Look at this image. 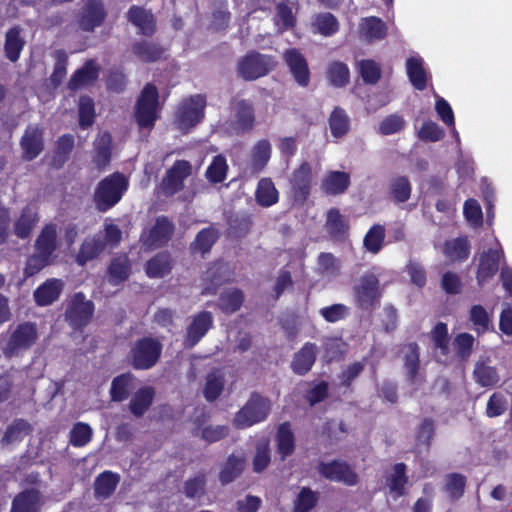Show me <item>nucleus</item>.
Wrapping results in <instances>:
<instances>
[{
  "label": "nucleus",
  "mask_w": 512,
  "mask_h": 512,
  "mask_svg": "<svg viewBox=\"0 0 512 512\" xmlns=\"http://www.w3.org/2000/svg\"><path fill=\"white\" fill-rule=\"evenodd\" d=\"M319 501L318 492L309 487H302L294 500L293 512H310Z\"/></svg>",
  "instance_id": "nucleus-56"
},
{
  "label": "nucleus",
  "mask_w": 512,
  "mask_h": 512,
  "mask_svg": "<svg viewBox=\"0 0 512 512\" xmlns=\"http://www.w3.org/2000/svg\"><path fill=\"white\" fill-rule=\"evenodd\" d=\"M37 339L38 330L35 323L29 321L20 323L10 334L3 347V354L6 358L17 357L29 350Z\"/></svg>",
  "instance_id": "nucleus-8"
},
{
  "label": "nucleus",
  "mask_w": 512,
  "mask_h": 512,
  "mask_svg": "<svg viewBox=\"0 0 512 512\" xmlns=\"http://www.w3.org/2000/svg\"><path fill=\"white\" fill-rule=\"evenodd\" d=\"M327 78L331 85L337 88L345 87L350 81L348 66L341 61H333L327 69Z\"/></svg>",
  "instance_id": "nucleus-54"
},
{
  "label": "nucleus",
  "mask_w": 512,
  "mask_h": 512,
  "mask_svg": "<svg viewBox=\"0 0 512 512\" xmlns=\"http://www.w3.org/2000/svg\"><path fill=\"white\" fill-rule=\"evenodd\" d=\"M403 363L406 370V380L410 384L422 383L420 378V347L416 342H410L403 346Z\"/></svg>",
  "instance_id": "nucleus-24"
},
{
  "label": "nucleus",
  "mask_w": 512,
  "mask_h": 512,
  "mask_svg": "<svg viewBox=\"0 0 512 512\" xmlns=\"http://www.w3.org/2000/svg\"><path fill=\"white\" fill-rule=\"evenodd\" d=\"M234 117L236 128L241 132L251 131L256 122L255 108L248 99L235 100Z\"/></svg>",
  "instance_id": "nucleus-28"
},
{
  "label": "nucleus",
  "mask_w": 512,
  "mask_h": 512,
  "mask_svg": "<svg viewBox=\"0 0 512 512\" xmlns=\"http://www.w3.org/2000/svg\"><path fill=\"white\" fill-rule=\"evenodd\" d=\"M39 222L38 211L30 205L25 206L14 222V234L19 239H27Z\"/></svg>",
  "instance_id": "nucleus-29"
},
{
  "label": "nucleus",
  "mask_w": 512,
  "mask_h": 512,
  "mask_svg": "<svg viewBox=\"0 0 512 512\" xmlns=\"http://www.w3.org/2000/svg\"><path fill=\"white\" fill-rule=\"evenodd\" d=\"M313 27L322 36L330 37L339 31L340 24L338 19L332 13L324 12L315 15L313 19Z\"/></svg>",
  "instance_id": "nucleus-50"
},
{
  "label": "nucleus",
  "mask_w": 512,
  "mask_h": 512,
  "mask_svg": "<svg viewBox=\"0 0 512 512\" xmlns=\"http://www.w3.org/2000/svg\"><path fill=\"white\" fill-rule=\"evenodd\" d=\"M326 228L331 238L342 241L348 236L350 225L339 209L331 208L327 212Z\"/></svg>",
  "instance_id": "nucleus-32"
},
{
  "label": "nucleus",
  "mask_w": 512,
  "mask_h": 512,
  "mask_svg": "<svg viewBox=\"0 0 512 512\" xmlns=\"http://www.w3.org/2000/svg\"><path fill=\"white\" fill-rule=\"evenodd\" d=\"M155 391L150 386L138 389L132 396L129 409L135 417H142L153 403Z\"/></svg>",
  "instance_id": "nucleus-40"
},
{
  "label": "nucleus",
  "mask_w": 512,
  "mask_h": 512,
  "mask_svg": "<svg viewBox=\"0 0 512 512\" xmlns=\"http://www.w3.org/2000/svg\"><path fill=\"white\" fill-rule=\"evenodd\" d=\"M502 250L489 248L479 256L476 281L479 287H484L499 271Z\"/></svg>",
  "instance_id": "nucleus-17"
},
{
  "label": "nucleus",
  "mask_w": 512,
  "mask_h": 512,
  "mask_svg": "<svg viewBox=\"0 0 512 512\" xmlns=\"http://www.w3.org/2000/svg\"><path fill=\"white\" fill-rule=\"evenodd\" d=\"M212 327L213 315L211 312L201 311L194 315L186 329L185 348L191 349L196 346Z\"/></svg>",
  "instance_id": "nucleus-19"
},
{
  "label": "nucleus",
  "mask_w": 512,
  "mask_h": 512,
  "mask_svg": "<svg viewBox=\"0 0 512 512\" xmlns=\"http://www.w3.org/2000/svg\"><path fill=\"white\" fill-rule=\"evenodd\" d=\"M244 302V293L238 288L224 291L219 295L218 307L226 315L237 312Z\"/></svg>",
  "instance_id": "nucleus-45"
},
{
  "label": "nucleus",
  "mask_w": 512,
  "mask_h": 512,
  "mask_svg": "<svg viewBox=\"0 0 512 512\" xmlns=\"http://www.w3.org/2000/svg\"><path fill=\"white\" fill-rule=\"evenodd\" d=\"M276 441L278 453L282 459H285L294 452L295 436L289 422H283L278 426Z\"/></svg>",
  "instance_id": "nucleus-43"
},
{
  "label": "nucleus",
  "mask_w": 512,
  "mask_h": 512,
  "mask_svg": "<svg viewBox=\"0 0 512 512\" xmlns=\"http://www.w3.org/2000/svg\"><path fill=\"white\" fill-rule=\"evenodd\" d=\"M109 283L113 286L124 283L131 274V265L127 255L113 257L107 269Z\"/></svg>",
  "instance_id": "nucleus-34"
},
{
  "label": "nucleus",
  "mask_w": 512,
  "mask_h": 512,
  "mask_svg": "<svg viewBox=\"0 0 512 512\" xmlns=\"http://www.w3.org/2000/svg\"><path fill=\"white\" fill-rule=\"evenodd\" d=\"M353 291L356 306L361 310L370 311L380 303V282L374 274L361 276Z\"/></svg>",
  "instance_id": "nucleus-10"
},
{
  "label": "nucleus",
  "mask_w": 512,
  "mask_h": 512,
  "mask_svg": "<svg viewBox=\"0 0 512 512\" xmlns=\"http://www.w3.org/2000/svg\"><path fill=\"white\" fill-rule=\"evenodd\" d=\"M133 55L143 63H155L166 59V49L158 42L150 40H136L131 45Z\"/></svg>",
  "instance_id": "nucleus-22"
},
{
  "label": "nucleus",
  "mask_w": 512,
  "mask_h": 512,
  "mask_svg": "<svg viewBox=\"0 0 512 512\" xmlns=\"http://www.w3.org/2000/svg\"><path fill=\"white\" fill-rule=\"evenodd\" d=\"M133 375L123 373L113 378L110 388V397L114 402H122L130 395Z\"/></svg>",
  "instance_id": "nucleus-48"
},
{
  "label": "nucleus",
  "mask_w": 512,
  "mask_h": 512,
  "mask_svg": "<svg viewBox=\"0 0 512 512\" xmlns=\"http://www.w3.org/2000/svg\"><path fill=\"white\" fill-rule=\"evenodd\" d=\"M387 30L388 27L381 18L371 16L363 19L359 34L366 41L373 42L384 39L387 36Z\"/></svg>",
  "instance_id": "nucleus-33"
},
{
  "label": "nucleus",
  "mask_w": 512,
  "mask_h": 512,
  "mask_svg": "<svg viewBox=\"0 0 512 512\" xmlns=\"http://www.w3.org/2000/svg\"><path fill=\"white\" fill-rule=\"evenodd\" d=\"M120 483V475L110 470H105L96 476L93 483L95 499L104 501L109 499Z\"/></svg>",
  "instance_id": "nucleus-26"
},
{
  "label": "nucleus",
  "mask_w": 512,
  "mask_h": 512,
  "mask_svg": "<svg viewBox=\"0 0 512 512\" xmlns=\"http://www.w3.org/2000/svg\"><path fill=\"white\" fill-rule=\"evenodd\" d=\"M318 472L325 479L343 483L346 486H355L359 482V475L349 463L343 460L321 461L318 465Z\"/></svg>",
  "instance_id": "nucleus-13"
},
{
  "label": "nucleus",
  "mask_w": 512,
  "mask_h": 512,
  "mask_svg": "<svg viewBox=\"0 0 512 512\" xmlns=\"http://www.w3.org/2000/svg\"><path fill=\"white\" fill-rule=\"evenodd\" d=\"M473 378L479 386L485 388L495 387L500 381L497 368L490 366L487 361H477L475 363Z\"/></svg>",
  "instance_id": "nucleus-39"
},
{
  "label": "nucleus",
  "mask_w": 512,
  "mask_h": 512,
  "mask_svg": "<svg viewBox=\"0 0 512 512\" xmlns=\"http://www.w3.org/2000/svg\"><path fill=\"white\" fill-rule=\"evenodd\" d=\"M65 283L60 278H49L40 284L33 292L37 306L46 307L56 302L62 294Z\"/></svg>",
  "instance_id": "nucleus-21"
},
{
  "label": "nucleus",
  "mask_w": 512,
  "mask_h": 512,
  "mask_svg": "<svg viewBox=\"0 0 512 512\" xmlns=\"http://www.w3.org/2000/svg\"><path fill=\"white\" fill-rule=\"evenodd\" d=\"M228 164L226 158L219 154L213 157L206 169L205 177L212 184L222 183L227 176Z\"/></svg>",
  "instance_id": "nucleus-55"
},
{
  "label": "nucleus",
  "mask_w": 512,
  "mask_h": 512,
  "mask_svg": "<svg viewBox=\"0 0 512 512\" xmlns=\"http://www.w3.org/2000/svg\"><path fill=\"white\" fill-rule=\"evenodd\" d=\"M161 342L151 336L137 339L127 355L129 364L135 370H148L156 365L162 353Z\"/></svg>",
  "instance_id": "nucleus-4"
},
{
  "label": "nucleus",
  "mask_w": 512,
  "mask_h": 512,
  "mask_svg": "<svg viewBox=\"0 0 512 512\" xmlns=\"http://www.w3.org/2000/svg\"><path fill=\"white\" fill-rule=\"evenodd\" d=\"M475 339L472 334L467 332L459 333L453 340L455 356L459 361L465 362L473 352Z\"/></svg>",
  "instance_id": "nucleus-58"
},
{
  "label": "nucleus",
  "mask_w": 512,
  "mask_h": 512,
  "mask_svg": "<svg viewBox=\"0 0 512 512\" xmlns=\"http://www.w3.org/2000/svg\"><path fill=\"white\" fill-rule=\"evenodd\" d=\"M175 232V225L168 216L156 217L153 226L148 232L141 234V242L149 249H158L166 246Z\"/></svg>",
  "instance_id": "nucleus-12"
},
{
  "label": "nucleus",
  "mask_w": 512,
  "mask_h": 512,
  "mask_svg": "<svg viewBox=\"0 0 512 512\" xmlns=\"http://www.w3.org/2000/svg\"><path fill=\"white\" fill-rule=\"evenodd\" d=\"M407 466L405 463H396L393 466V473L388 478L387 484L392 493H395V497H400L405 494V485L408 482L406 475Z\"/></svg>",
  "instance_id": "nucleus-53"
},
{
  "label": "nucleus",
  "mask_w": 512,
  "mask_h": 512,
  "mask_svg": "<svg viewBox=\"0 0 512 512\" xmlns=\"http://www.w3.org/2000/svg\"><path fill=\"white\" fill-rule=\"evenodd\" d=\"M244 469L242 458L233 454L229 455L223 468L219 473V481L222 485H227L237 479Z\"/></svg>",
  "instance_id": "nucleus-49"
},
{
  "label": "nucleus",
  "mask_w": 512,
  "mask_h": 512,
  "mask_svg": "<svg viewBox=\"0 0 512 512\" xmlns=\"http://www.w3.org/2000/svg\"><path fill=\"white\" fill-rule=\"evenodd\" d=\"M467 478L460 473H451L446 476L444 490L451 501L459 500L465 493Z\"/></svg>",
  "instance_id": "nucleus-57"
},
{
  "label": "nucleus",
  "mask_w": 512,
  "mask_h": 512,
  "mask_svg": "<svg viewBox=\"0 0 512 512\" xmlns=\"http://www.w3.org/2000/svg\"><path fill=\"white\" fill-rule=\"evenodd\" d=\"M430 339L433 344V351L441 357L447 358L450 354V336L448 326L444 322H437L430 331Z\"/></svg>",
  "instance_id": "nucleus-42"
},
{
  "label": "nucleus",
  "mask_w": 512,
  "mask_h": 512,
  "mask_svg": "<svg viewBox=\"0 0 512 512\" xmlns=\"http://www.w3.org/2000/svg\"><path fill=\"white\" fill-rule=\"evenodd\" d=\"M218 238L219 234L215 228H203L197 233L194 241L190 244V250L193 253H201L204 255L210 252Z\"/></svg>",
  "instance_id": "nucleus-44"
},
{
  "label": "nucleus",
  "mask_w": 512,
  "mask_h": 512,
  "mask_svg": "<svg viewBox=\"0 0 512 512\" xmlns=\"http://www.w3.org/2000/svg\"><path fill=\"white\" fill-rule=\"evenodd\" d=\"M312 169L304 161L295 169L290 178V189L294 203L303 205L311 194Z\"/></svg>",
  "instance_id": "nucleus-15"
},
{
  "label": "nucleus",
  "mask_w": 512,
  "mask_h": 512,
  "mask_svg": "<svg viewBox=\"0 0 512 512\" xmlns=\"http://www.w3.org/2000/svg\"><path fill=\"white\" fill-rule=\"evenodd\" d=\"M20 147L23 160L36 159L44 150L43 130L38 126L29 125L21 137Z\"/></svg>",
  "instance_id": "nucleus-20"
},
{
  "label": "nucleus",
  "mask_w": 512,
  "mask_h": 512,
  "mask_svg": "<svg viewBox=\"0 0 512 512\" xmlns=\"http://www.w3.org/2000/svg\"><path fill=\"white\" fill-rule=\"evenodd\" d=\"M206 97L202 94H195L184 99L178 106L175 114V121L178 128L188 132L199 124L205 115Z\"/></svg>",
  "instance_id": "nucleus-9"
},
{
  "label": "nucleus",
  "mask_w": 512,
  "mask_h": 512,
  "mask_svg": "<svg viewBox=\"0 0 512 512\" xmlns=\"http://www.w3.org/2000/svg\"><path fill=\"white\" fill-rule=\"evenodd\" d=\"M40 503V492L36 489H26L14 497L10 512H38Z\"/></svg>",
  "instance_id": "nucleus-31"
},
{
  "label": "nucleus",
  "mask_w": 512,
  "mask_h": 512,
  "mask_svg": "<svg viewBox=\"0 0 512 512\" xmlns=\"http://www.w3.org/2000/svg\"><path fill=\"white\" fill-rule=\"evenodd\" d=\"M100 67L94 59L87 60L84 65L77 69L68 82V88L72 91L95 82L99 77Z\"/></svg>",
  "instance_id": "nucleus-27"
},
{
  "label": "nucleus",
  "mask_w": 512,
  "mask_h": 512,
  "mask_svg": "<svg viewBox=\"0 0 512 512\" xmlns=\"http://www.w3.org/2000/svg\"><path fill=\"white\" fill-rule=\"evenodd\" d=\"M128 187L127 178L120 172H114L101 179L93 193L96 210L105 213L115 207L121 201Z\"/></svg>",
  "instance_id": "nucleus-2"
},
{
  "label": "nucleus",
  "mask_w": 512,
  "mask_h": 512,
  "mask_svg": "<svg viewBox=\"0 0 512 512\" xmlns=\"http://www.w3.org/2000/svg\"><path fill=\"white\" fill-rule=\"evenodd\" d=\"M255 199L261 207H271L279 201V192L271 178H261L258 181Z\"/></svg>",
  "instance_id": "nucleus-41"
},
{
  "label": "nucleus",
  "mask_w": 512,
  "mask_h": 512,
  "mask_svg": "<svg viewBox=\"0 0 512 512\" xmlns=\"http://www.w3.org/2000/svg\"><path fill=\"white\" fill-rule=\"evenodd\" d=\"M351 184L350 174L344 171H328L321 180V190L326 195L336 196L347 191Z\"/></svg>",
  "instance_id": "nucleus-25"
},
{
  "label": "nucleus",
  "mask_w": 512,
  "mask_h": 512,
  "mask_svg": "<svg viewBox=\"0 0 512 512\" xmlns=\"http://www.w3.org/2000/svg\"><path fill=\"white\" fill-rule=\"evenodd\" d=\"M276 65L274 56L251 50L238 60L237 73L245 81H254L268 75Z\"/></svg>",
  "instance_id": "nucleus-6"
},
{
  "label": "nucleus",
  "mask_w": 512,
  "mask_h": 512,
  "mask_svg": "<svg viewBox=\"0 0 512 512\" xmlns=\"http://www.w3.org/2000/svg\"><path fill=\"white\" fill-rule=\"evenodd\" d=\"M228 224L231 233L237 238H242L250 232L253 220L250 214H236L230 217Z\"/></svg>",
  "instance_id": "nucleus-64"
},
{
  "label": "nucleus",
  "mask_w": 512,
  "mask_h": 512,
  "mask_svg": "<svg viewBox=\"0 0 512 512\" xmlns=\"http://www.w3.org/2000/svg\"><path fill=\"white\" fill-rule=\"evenodd\" d=\"M283 61L298 86L307 87L310 84L311 71L308 61L299 49H286L283 53Z\"/></svg>",
  "instance_id": "nucleus-16"
},
{
  "label": "nucleus",
  "mask_w": 512,
  "mask_h": 512,
  "mask_svg": "<svg viewBox=\"0 0 512 512\" xmlns=\"http://www.w3.org/2000/svg\"><path fill=\"white\" fill-rule=\"evenodd\" d=\"M74 148V136L71 134H64L60 136L55 144V150L53 155V164L60 168L69 159L70 154Z\"/></svg>",
  "instance_id": "nucleus-51"
},
{
  "label": "nucleus",
  "mask_w": 512,
  "mask_h": 512,
  "mask_svg": "<svg viewBox=\"0 0 512 512\" xmlns=\"http://www.w3.org/2000/svg\"><path fill=\"white\" fill-rule=\"evenodd\" d=\"M206 484V474L198 472L184 482L183 492L189 499L202 497L205 494Z\"/></svg>",
  "instance_id": "nucleus-60"
},
{
  "label": "nucleus",
  "mask_w": 512,
  "mask_h": 512,
  "mask_svg": "<svg viewBox=\"0 0 512 512\" xmlns=\"http://www.w3.org/2000/svg\"><path fill=\"white\" fill-rule=\"evenodd\" d=\"M92 436L93 431L89 424L77 422L69 432V443L73 447H84L92 440Z\"/></svg>",
  "instance_id": "nucleus-62"
},
{
  "label": "nucleus",
  "mask_w": 512,
  "mask_h": 512,
  "mask_svg": "<svg viewBox=\"0 0 512 512\" xmlns=\"http://www.w3.org/2000/svg\"><path fill=\"white\" fill-rule=\"evenodd\" d=\"M406 71L409 81L415 89L423 91L427 88L428 77L421 57L407 58Z\"/></svg>",
  "instance_id": "nucleus-35"
},
{
  "label": "nucleus",
  "mask_w": 512,
  "mask_h": 512,
  "mask_svg": "<svg viewBox=\"0 0 512 512\" xmlns=\"http://www.w3.org/2000/svg\"><path fill=\"white\" fill-rule=\"evenodd\" d=\"M192 174V165L187 160H176L173 165L167 169L162 178L159 189L161 194L171 197L182 191L185 186V180Z\"/></svg>",
  "instance_id": "nucleus-11"
},
{
  "label": "nucleus",
  "mask_w": 512,
  "mask_h": 512,
  "mask_svg": "<svg viewBox=\"0 0 512 512\" xmlns=\"http://www.w3.org/2000/svg\"><path fill=\"white\" fill-rule=\"evenodd\" d=\"M159 92L153 83H147L135 104V121L140 129L152 130L159 118Z\"/></svg>",
  "instance_id": "nucleus-5"
},
{
  "label": "nucleus",
  "mask_w": 512,
  "mask_h": 512,
  "mask_svg": "<svg viewBox=\"0 0 512 512\" xmlns=\"http://www.w3.org/2000/svg\"><path fill=\"white\" fill-rule=\"evenodd\" d=\"M105 249V241L100 237L86 238L80 245L79 251L75 257V262L79 266H84L87 262L97 258Z\"/></svg>",
  "instance_id": "nucleus-36"
},
{
  "label": "nucleus",
  "mask_w": 512,
  "mask_h": 512,
  "mask_svg": "<svg viewBox=\"0 0 512 512\" xmlns=\"http://www.w3.org/2000/svg\"><path fill=\"white\" fill-rule=\"evenodd\" d=\"M328 122L331 134L335 138H342L350 130V118L346 111L339 106H336L333 109Z\"/></svg>",
  "instance_id": "nucleus-47"
},
{
  "label": "nucleus",
  "mask_w": 512,
  "mask_h": 512,
  "mask_svg": "<svg viewBox=\"0 0 512 512\" xmlns=\"http://www.w3.org/2000/svg\"><path fill=\"white\" fill-rule=\"evenodd\" d=\"M271 411V401L258 392H252L248 401L233 418V425L245 429L265 421Z\"/></svg>",
  "instance_id": "nucleus-3"
},
{
  "label": "nucleus",
  "mask_w": 512,
  "mask_h": 512,
  "mask_svg": "<svg viewBox=\"0 0 512 512\" xmlns=\"http://www.w3.org/2000/svg\"><path fill=\"white\" fill-rule=\"evenodd\" d=\"M318 347L315 343L306 342L293 356L291 361L292 371L299 376H304L311 371L317 358Z\"/></svg>",
  "instance_id": "nucleus-23"
},
{
  "label": "nucleus",
  "mask_w": 512,
  "mask_h": 512,
  "mask_svg": "<svg viewBox=\"0 0 512 512\" xmlns=\"http://www.w3.org/2000/svg\"><path fill=\"white\" fill-rule=\"evenodd\" d=\"M31 432V424L25 419L18 418L13 420V422L7 426L1 441L6 444L21 441L23 436L28 435Z\"/></svg>",
  "instance_id": "nucleus-52"
},
{
  "label": "nucleus",
  "mask_w": 512,
  "mask_h": 512,
  "mask_svg": "<svg viewBox=\"0 0 512 512\" xmlns=\"http://www.w3.org/2000/svg\"><path fill=\"white\" fill-rule=\"evenodd\" d=\"M78 115L79 126L82 129H86L93 125L96 114L94 101L90 96L84 95L80 97Z\"/></svg>",
  "instance_id": "nucleus-61"
},
{
  "label": "nucleus",
  "mask_w": 512,
  "mask_h": 512,
  "mask_svg": "<svg viewBox=\"0 0 512 512\" xmlns=\"http://www.w3.org/2000/svg\"><path fill=\"white\" fill-rule=\"evenodd\" d=\"M58 249V232L55 223L43 226L34 242V251L25 261L23 276L31 278L40 273L54 261V254Z\"/></svg>",
  "instance_id": "nucleus-1"
},
{
  "label": "nucleus",
  "mask_w": 512,
  "mask_h": 512,
  "mask_svg": "<svg viewBox=\"0 0 512 512\" xmlns=\"http://www.w3.org/2000/svg\"><path fill=\"white\" fill-rule=\"evenodd\" d=\"M386 230L384 225L376 223L373 224L366 232L363 239V247L371 254H378L385 242Z\"/></svg>",
  "instance_id": "nucleus-46"
},
{
  "label": "nucleus",
  "mask_w": 512,
  "mask_h": 512,
  "mask_svg": "<svg viewBox=\"0 0 512 512\" xmlns=\"http://www.w3.org/2000/svg\"><path fill=\"white\" fill-rule=\"evenodd\" d=\"M271 157V145L270 142L266 139L259 140L253 150L251 155L252 167L256 171H261L268 163Z\"/></svg>",
  "instance_id": "nucleus-63"
},
{
  "label": "nucleus",
  "mask_w": 512,
  "mask_h": 512,
  "mask_svg": "<svg viewBox=\"0 0 512 512\" xmlns=\"http://www.w3.org/2000/svg\"><path fill=\"white\" fill-rule=\"evenodd\" d=\"M173 268V259L168 251L158 252L145 264V272L149 278H162Z\"/></svg>",
  "instance_id": "nucleus-30"
},
{
  "label": "nucleus",
  "mask_w": 512,
  "mask_h": 512,
  "mask_svg": "<svg viewBox=\"0 0 512 512\" xmlns=\"http://www.w3.org/2000/svg\"><path fill=\"white\" fill-rule=\"evenodd\" d=\"M24 46L25 40L21 37L20 27L10 28L5 34L4 52L6 58L11 62L18 61Z\"/></svg>",
  "instance_id": "nucleus-38"
},
{
  "label": "nucleus",
  "mask_w": 512,
  "mask_h": 512,
  "mask_svg": "<svg viewBox=\"0 0 512 512\" xmlns=\"http://www.w3.org/2000/svg\"><path fill=\"white\" fill-rule=\"evenodd\" d=\"M94 312L93 301L87 299L83 292H76L67 303L65 320L73 330L81 331L90 323Z\"/></svg>",
  "instance_id": "nucleus-7"
},
{
  "label": "nucleus",
  "mask_w": 512,
  "mask_h": 512,
  "mask_svg": "<svg viewBox=\"0 0 512 512\" xmlns=\"http://www.w3.org/2000/svg\"><path fill=\"white\" fill-rule=\"evenodd\" d=\"M470 249L471 246L467 236L447 240L443 245V253L453 262H462L468 259Z\"/></svg>",
  "instance_id": "nucleus-37"
},
{
  "label": "nucleus",
  "mask_w": 512,
  "mask_h": 512,
  "mask_svg": "<svg viewBox=\"0 0 512 512\" xmlns=\"http://www.w3.org/2000/svg\"><path fill=\"white\" fill-rule=\"evenodd\" d=\"M107 16L101 0H86L77 14V23L84 32H93L100 27Z\"/></svg>",
  "instance_id": "nucleus-14"
},
{
  "label": "nucleus",
  "mask_w": 512,
  "mask_h": 512,
  "mask_svg": "<svg viewBox=\"0 0 512 512\" xmlns=\"http://www.w3.org/2000/svg\"><path fill=\"white\" fill-rule=\"evenodd\" d=\"M390 194L395 203H404L411 196V183L406 176H398L390 183Z\"/></svg>",
  "instance_id": "nucleus-59"
},
{
  "label": "nucleus",
  "mask_w": 512,
  "mask_h": 512,
  "mask_svg": "<svg viewBox=\"0 0 512 512\" xmlns=\"http://www.w3.org/2000/svg\"><path fill=\"white\" fill-rule=\"evenodd\" d=\"M126 19L137 28L138 34L145 37H152L157 31V20L155 15L142 6L132 5L126 12Z\"/></svg>",
  "instance_id": "nucleus-18"
}]
</instances>
